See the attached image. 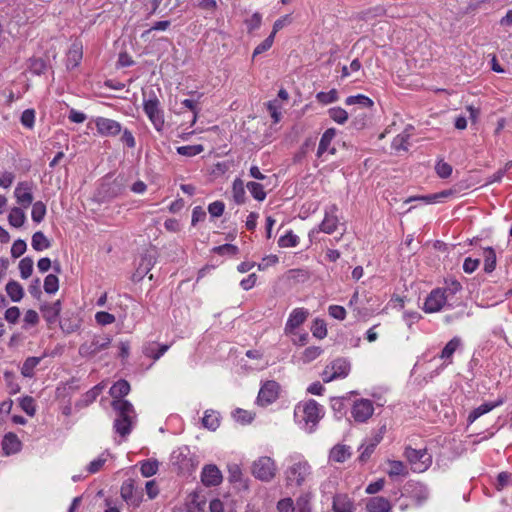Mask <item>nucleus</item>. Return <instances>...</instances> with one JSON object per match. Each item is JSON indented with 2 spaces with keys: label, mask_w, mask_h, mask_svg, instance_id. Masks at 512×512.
<instances>
[{
  "label": "nucleus",
  "mask_w": 512,
  "mask_h": 512,
  "mask_svg": "<svg viewBox=\"0 0 512 512\" xmlns=\"http://www.w3.org/2000/svg\"><path fill=\"white\" fill-rule=\"evenodd\" d=\"M130 392V384L124 380H118L110 388V395L113 398L112 408L117 413L114 421V429L116 433L125 437L132 429V422L135 418V411L133 405L123 399Z\"/></svg>",
  "instance_id": "1"
},
{
  "label": "nucleus",
  "mask_w": 512,
  "mask_h": 512,
  "mask_svg": "<svg viewBox=\"0 0 512 512\" xmlns=\"http://www.w3.org/2000/svg\"><path fill=\"white\" fill-rule=\"evenodd\" d=\"M324 415L323 406L315 400L300 402L294 409L296 423L306 432H313Z\"/></svg>",
  "instance_id": "2"
},
{
  "label": "nucleus",
  "mask_w": 512,
  "mask_h": 512,
  "mask_svg": "<svg viewBox=\"0 0 512 512\" xmlns=\"http://www.w3.org/2000/svg\"><path fill=\"white\" fill-rule=\"evenodd\" d=\"M289 464L284 475L289 486H302L311 475V466L303 455L293 453L287 458Z\"/></svg>",
  "instance_id": "3"
},
{
  "label": "nucleus",
  "mask_w": 512,
  "mask_h": 512,
  "mask_svg": "<svg viewBox=\"0 0 512 512\" xmlns=\"http://www.w3.org/2000/svg\"><path fill=\"white\" fill-rule=\"evenodd\" d=\"M143 110L152 123L153 127L158 132H161L165 125L164 111L161 108L159 99L154 93H152L149 98H144Z\"/></svg>",
  "instance_id": "4"
},
{
  "label": "nucleus",
  "mask_w": 512,
  "mask_h": 512,
  "mask_svg": "<svg viewBox=\"0 0 512 512\" xmlns=\"http://www.w3.org/2000/svg\"><path fill=\"white\" fill-rule=\"evenodd\" d=\"M403 455L411 465V469L417 473L426 471L432 464V457L426 449H414L407 446Z\"/></svg>",
  "instance_id": "5"
},
{
  "label": "nucleus",
  "mask_w": 512,
  "mask_h": 512,
  "mask_svg": "<svg viewBox=\"0 0 512 512\" xmlns=\"http://www.w3.org/2000/svg\"><path fill=\"white\" fill-rule=\"evenodd\" d=\"M386 432H387L386 423L381 424L377 429H373L371 431V435L369 437H367L363 441L361 446L359 447V450H360L359 461L360 462L364 463L371 457V455L375 451V448L383 440Z\"/></svg>",
  "instance_id": "6"
},
{
  "label": "nucleus",
  "mask_w": 512,
  "mask_h": 512,
  "mask_svg": "<svg viewBox=\"0 0 512 512\" xmlns=\"http://www.w3.org/2000/svg\"><path fill=\"white\" fill-rule=\"evenodd\" d=\"M251 470L255 478L270 482L276 475L277 466L271 457L261 456L252 463Z\"/></svg>",
  "instance_id": "7"
},
{
  "label": "nucleus",
  "mask_w": 512,
  "mask_h": 512,
  "mask_svg": "<svg viewBox=\"0 0 512 512\" xmlns=\"http://www.w3.org/2000/svg\"><path fill=\"white\" fill-rule=\"evenodd\" d=\"M350 372V363L344 358H337L331 361L322 372V379L328 383L336 379H342L348 376Z\"/></svg>",
  "instance_id": "8"
},
{
  "label": "nucleus",
  "mask_w": 512,
  "mask_h": 512,
  "mask_svg": "<svg viewBox=\"0 0 512 512\" xmlns=\"http://www.w3.org/2000/svg\"><path fill=\"white\" fill-rule=\"evenodd\" d=\"M448 301L447 289L435 288L426 297L423 310L426 313L439 312L448 304Z\"/></svg>",
  "instance_id": "9"
},
{
  "label": "nucleus",
  "mask_w": 512,
  "mask_h": 512,
  "mask_svg": "<svg viewBox=\"0 0 512 512\" xmlns=\"http://www.w3.org/2000/svg\"><path fill=\"white\" fill-rule=\"evenodd\" d=\"M109 335H95L90 342H85L79 347V354L82 357H92L111 344Z\"/></svg>",
  "instance_id": "10"
},
{
  "label": "nucleus",
  "mask_w": 512,
  "mask_h": 512,
  "mask_svg": "<svg viewBox=\"0 0 512 512\" xmlns=\"http://www.w3.org/2000/svg\"><path fill=\"white\" fill-rule=\"evenodd\" d=\"M350 413L356 423H366L374 413L373 401L365 398L355 400Z\"/></svg>",
  "instance_id": "11"
},
{
  "label": "nucleus",
  "mask_w": 512,
  "mask_h": 512,
  "mask_svg": "<svg viewBox=\"0 0 512 512\" xmlns=\"http://www.w3.org/2000/svg\"><path fill=\"white\" fill-rule=\"evenodd\" d=\"M157 255L154 250H147L142 253L136 261V269L133 274V281H141L153 268Z\"/></svg>",
  "instance_id": "12"
},
{
  "label": "nucleus",
  "mask_w": 512,
  "mask_h": 512,
  "mask_svg": "<svg viewBox=\"0 0 512 512\" xmlns=\"http://www.w3.org/2000/svg\"><path fill=\"white\" fill-rule=\"evenodd\" d=\"M35 189V184L33 181H20L17 183L14 190V197L16 202L22 208H28L34 200L33 192Z\"/></svg>",
  "instance_id": "13"
},
{
  "label": "nucleus",
  "mask_w": 512,
  "mask_h": 512,
  "mask_svg": "<svg viewBox=\"0 0 512 512\" xmlns=\"http://www.w3.org/2000/svg\"><path fill=\"white\" fill-rule=\"evenodd\" d=\"M92 121L95 124L98 134L102 137H113L122 131L121 124L116 120L99 116Z\"/></svg>",
  "instance_id": "14"
},
{
  "label": "nucleus",
  "mask_w": 512,
  "mask_h": 512,
  "mask_svg": "<svg viewBox=\"0 0 512 512\" xmlns=\"http://www.w3.org/2000/svg\"><path fill=\"white\" fill-rule=\"evenodd\" d=\"M403 495L412 498L416 505H422L429 498V490L427 486L421 482L408 481L404 486Z\"/></svg>",
  "instance_id": "15"
},
{
  "label": "nucleus",
  "mask_w": 512,
  "mask_h": 512,
  "mask_svg": "<svg viewBox=\"0 0 512 512\" xmlns=\"http://www.w3.org/2000/svg\"><path fill=\"white\" fill-rule=\"evenodd\" d=\"M279 384L274 380L266 381L260 388L257 403L263 407L272 404L279 395Z\"/></svg>",
  "instance_id": "16"
},
{
  "label": "nucleus",
  "mask_w": 512,
  "mask_h": 512,
  "mask_svg": "<svg viewBox=\"0 0 512 512\" xmlns=\"http://www.w3.org/2000/svg\"><path fill=\"white\" fill-rule=\"evenodd\" d=\"M338 210L339 209L336 204H331L325 207L324 219L319 224L318 231L326 234H332L334 231H336L339 223V219L337 216Z\"/></svg>",
  "instance_id": "17"
},
{
  "label": "nucleus",
  "mask_w": 512,
  "mask_h": 512,
  "mask_svg": "<svg viewBox=\"0 0 512 512\" xmlns=\"http://www.w3.org/2000/svg\"><path fill=\"white\" fill-rule=\"evenodd\" d=\"M309 311L306 308L298 307L291 311L285 324V334L291 335L301 326L308 318Z\"/></svg>",
  "instance_id": "18"
},
{
  "label": "nucleus",
  "mask_w": 512,
  "mask_h": 512,
  "mask_svg": "<svg viewBox=\"0 0 512 512\" xmlns=\"http://www.w3.org/2000/svg\"><path fill=\"white\" fill-rule=\"evenodd\" d=\"M120 493L124 501L131 506L138 507L142 502V490L135 488L132 480L122 484Z\"/></svg>",
  "instance_id": "19"
},
{
  "label": "nucleus",
  "mask_w": 512,
  "mask_h": 512,
  "mask_svg": "<svg viewBox=\"0 0 512 512\" xmlns=\"http://www.w3.org/2000/svg\"><path fill=\"white\" fill-rule=\"evenodd\" d=\"M172 463L177 465L183 473H190L195 470L193 458L189 456V450L185 447L172 454Z\"/></svg>",
  "instance_id": "20"
},
{
  "label": "nucleus",
  "mask_w": 512,
  "mask_h": 512,
  "mask_svg": "<svg viewBox=\"0 0 512 512\" xmlns=\"http://www.w3.org/2000/svg\"><path fill=\"white\" fill-rule=\"evenodd\" d=\"M222 473L214 464L205 465L201 471V482L206 487L218 486L222 482Z\"/></svg>",
  "instance_id": "21"
},
{
  "label": "nucleus",
  "mask_w": 512,
  "mask_h": 512,
  "mask_svg": "<svg viewBox=\"0 0 512 512\" xmlns=\"http://www.w3.org/2000/svg\"><path fill=\"white\" fill-rule=\"evenodd\" d=\"M336 136V130L334 128L327 129L321 136L319 146L317 149V157L322 160H326V154H335L336 149L331 146V142Z\"/></svg>",
  "instance_id": "22"
},
{
  "label": "nucleus",
  "mask_w": 512,
  "mask_h": 512,
  "mask_svg": "<svg viewBox=\"0 0 512 512\" xmlns=\"http://www.w3.org/2000/svg\"><path fill=\"white\" fill-rule=\"evenodd\" d=\"M352 456V448L349 445L338 443L334 445L328 455L330 463H344Z\"/></svg>",
  "instance_id": "23"
},
{
  "label": "nucleus",
  "mask_w": 512,
  "mask_h": 512,
  "mask_svg": "<svg viewBox=\"0 0 512 512\" xmlns=\"http://www.w3.org/2000/svg\"><path fill=\"white\" fill-rule=\"evenodd\" d=\"M1 445L3 453L6 456L16 454L22 449V442L13 432H8L4 435Z\"/></svg>",
  "instance_id": "24"
},
{
  "label": "nucleus",
  "mask_w": 512,
  "mask_h": 512,
  "mask_svg": "<svg viewBox=\"0 0 512 512\" xmlns=\"http://www.w3.org/2000/svg\"><path fill=\"white\" fill-rule=\"evenodd\" d=\"M455 192L456 191L453 189H447L430 195L411 196L405 200V203H410L413 201H420L424 204L438 203L441 202L444 198H448L454 195Z\"/></svg>",
  "instance_id": "25"
},
{
  "label": "nucleus",
  "mask_w": 512,
  "mask_h": 512,
  "mask_svg": "<svg viewBox=\"0 0 512 512\" xmlns=\"http://www.w3.org/2000/svg\"><path fill=\"white\" fill-rule=\"evenodd\" d=\"M462 345L461 338L458 336L453 337L442 349L439 358L444 361L443 366L450 365L452 363V357L455 351ZM443 368H441L442 370Z\"/></svg>",
  "instance_id": "26"
},
{
  "label": "nucleus",
  "mask_w": 512,
  "mask_h": 512,
  "mask_svg": "<svg viewBox=\"0 0 512 512\" xmlns=\"http://www.w3.org/2000/svg\"><path fill=\"white\" fill-rule=\"evenodd\" d=\"M386 464L388 466L386 469V473L392 479L397 477L404 478L409 475L408 467L404 464V462L400 460L388 459L386 461Z\"/></svg>",
  "instance_id": "27"
},
{
  "label": "nucleus",
  "mask_w": 512,
  "mask_h": 512,
  "mask_svg": "<svg viewBox=\"0 0 512 512\" xmlns=\"http://www.w3.org/2000/svg\"><path fill=\"white\" fill-rule=\"evenodd\" d=\"M504 403L503 399H498L495 402H486L478 406L477 408L473 409L470 414L468 415V423L471 424L474 421H476L479 417L482 415L492 411L494 408L502 405Z\"/></svg>",
  "instance_id": "28"
},
{
  "label": "nucleus",
  "mask_w": 512,
  "mask_h": 512,
  "mask_svg": "<svg viewBox=\"0 0 512 512\" xmlns=\"http://www.w3.org/2000/svg\"><path fill=\"white\" fill-rule=\"evenodd\" d=\"M334 512H356L354 502L346 494H338L333 498Z\"/></svg>",
  "instance_id": "29"
},
{
  "label": "nucleus",
  "mask_w": 512,
  "mask_h": 512,
  "mask_svg": "<svg viewBox=\"0 0 512 512\" xmlns=\"http://www.w3.org/2000/svg\"><path fill=\"white\" fill-rule=\"evenodd\" d=\"M169 348L170 346L167 344L160 345L156 342H149L143 346V353L145 356L156 361L160 359Z\"/></svg>",
  "instance_id": "30"
},
{
  "label": "nucleus",
  "mask_w": 512,
  "mask_h": 512,
  "mask_svg": "<svg viewBox=\"0 0 512 512\" xmlns=\"http://www.w3.org/2000/svg\"><path fill=\"white\" fill-rule=\"evenodd\" d=\"M83 52L80 43H73L67 53L66 66L68 69L77 67L82 60Z\"/></svg>",
  "instance_id": "31"
},
{
  "label": "nucleus",
  "mask_w": 512,
  "mask_h": 512,
  "mask_svg": "<svg viewBox=\"0 0 512 512\" xmlns=\"http://www.w3.org/2000/svg\"><path fill=\"white\" fill-rule=\"evenodd\" d=\"M368 512H392L390 502L380 496L372 497L366 504Z\"/></svg>",
  "instance_id": "32"
},
{
  "label": "nucleus",
  "mask_w": 512,
  "mask_h": 512,
  "mask_svg": "<svg viewBox=\"0 0 512 512\" xmlns=\"http://www.w3.org/2000/svg\"><path fill=\"white\" fill-rule=\"evenodd\" d=\"M43 317L49 324H53L57 321L61 312V302L57 300L51 304H45L41 307Z\"/></svg>",
  "instance_id": "33"
},
{
  "label": "nucleus",
  "mask_w": 512,
  "mask_h": 512,
  "mask_svg": "<svg viewBox=\"0 0 512 512\" xmlns=\"http://www.w3.org/2000/svg\"><path fill=\"white\" fill-rule=\"evenodd\" d=\"M28 357L21 367V374L25 378H32L35 375V368L40 364L41 360L45 357Z\"/></svg>",
  "instance_id": "34"
},
{
  "label": "nucleus",
  "mask_w": 512,
  "mask_h": 512,
  "mask_svg": "<svg viewBox=\"0 0 512 512\" xmlns=\"http://www.w3.org/2000/svg\"><path fill=\"white\" fill-rule=\"evenodd\" d=\"M6 293L13 302H20L24 296V289L15 280H10L5 287Z\"/></svg>",
  "instance_id": "35"
},
{
  "label": "nucleus",
  "mask_w": 512,
  "mask_h": 512,
  "mask_svg": "<svg viewBox=\"0 0 512 512\" xmlns=\"http://www.w3.org/2000/svg\"><path fill=\"white\" fill-rule=\"evenodd\" d=\"M232 197L236 204L245 203L246 192L244 182L240 178H236L232 183Z\"/></svg>",
  "instance_id": "36"
},
{
  "label": "nucleus",
  "mask_w": 512,
  "mask_h": 512,
  "mask_svg": "<svg viewBox=\"0 0 512 512\" xmlns=\"http://www.w3.org/2000/svg\"><path fill=\"white\" fill-rule=\"evenodd\" d=\"M26 221V215L21 207H13L8 215V222L15 228H20Z\"/></svg>",
  "instance_id": "37"
},
{
  "label": "nucleus",
  "mask_w": 512,
  "mask_h": 512,
  "mask_svg": "<svg viewBox=\"0 0 512 512\" xmlns=\"http://www.w3.org/2000/svg\"><path fill=\"white\" fill-rule=\"evenodd\" d=\"M220 418L219 413L214 410H206L202 418V424L209 430H216L219 427Z\"/></svg>",
  "instance_id": "38"
},
{
  "label": "nucleus",
  "mask_w": 512,
  "mask_h": 512,
  "mask_svg": "<svg viewBox=\"0 0 512 512\" xmlns=\"http://www.w3.org/2000/svg\"><path fill=\"white\" fill-rule=\"evenodd\" d=\"M345 104L348 106L359 105L363 108H373L374 102L368 96L363 94L348 96L345 100Z\"/></svg>",
  "instance_id": "39"
},
{
  "label": "nucleus",
  "mask_w": 512,
  "mask_h": 512,
  "mask_svg": "<svg viewBox=\"0 0 512 512\" xmlns=\"http://www.w3.org/2000/svg\"><path fill=\"white\" fill-rule=\"evenodd\" d=\"M311 500L312 494L309 492H305L301 494L295 502L293 512H311Z\"/></svg>",
  "instance_id": "40"
},
{
  "label": "nucleus",
  "mask_w": 512,
  "mask_h": 512,
  "mask_svg": "<svg viewBox=\"0 0 512 512\" xmlns=\"http://www.w3.org/2000/svg\"><path fill=\"white\" fill-rule=\"evenodd\" d=\"M31 245L34 250L43 251L51 246V242L43 232L37 231L32 236Z\"/></svg>",
  "instance_id": "41"
},
{
  "label": "nucleus",
  "mask_w": 512,
  "mask_h": 512,
  "mask_svg": "<svg viewBox=\"0 0 512 512\" xmlns=\"http://www.w3.org/2000/svg\"><path fill=\"white\" fill-rule=\"evenodd\" d=\"M299 244V237L292 230L286 232L285 235L278 239V245L281 248L296 247Z\"/></svg>",
  "instance_id": "42"
},
{
  "label": "nucleus",
  "mask_w": 512,
  "mask_h": 512,
  "mask_svg": "<svg viewBox=\"0 0 512 512\" xmlns=\"http://www.w3.org/2000/svg\"><path fill=\"white\" fill-rule=\"evenodd\" d=\"M246 187L255 200L260 202L265 200L266 192L262 184L251 181L246 184Z\"/></svg>",
  "instance_id": "43"
},
{
  "label": "nucleus",
  "mask_w": 512,
  "mask_h": 512,
  "mask_svg": "<svg viewBox=\"0 0 512 512\" xmlns=\"http://www.w3.org/2000/svg\"><path fill=\"white\" fill-rule=\"evenodd\" d=\"M329 117L337 124L343 125L348 120V113L342 107H332L328 109Z\"/></svg>",
  "instance_id": "44"
},
{
  "label": "nucleus",
  "mask_w": 512,
  "mask_h": 512,
  "mask_svg": "<svg viewBox=\"0 0 512 512\" xmlns=\"http://www.w3.org/2000/svg\"><path fill=\"white\" fill-rule=\"evenodd\" d=\"M31 218L34 222L40 223L44 220L46 215V205L42 201H37L31 204Z\"/></svg>",
  "instance_id": "45"
},
{
  "label": "nucleus",
  "mask_w": 512,
  "mask_h": 512,
  "mask_svg": "<svg viewBox=\"0 0 512 512\" xmlns=\"http://www.w3.org/2000/svg\"><path fill=\"white\" fill-rule=\"evenodd\" d=\"M496 267V254L495 251L488 247L484 249V271L491 273Z\"/></svg>",
  "instance_id": "46"
},
{
  "label": "nucleus",
  "mask_w": 512,
  "mask_h": 512,
  "mask_svg": "<svg viewBox=\"0 0 512 512\" xmlns=\"http://www.w3.org/2000/svg\"><path fill=\"white\" fill-rule=\"evenodd\" d=\"M338 99H339V95H338V91L336 89H331L328 92L321 91L316 94V100L323 105H328V104L334 103Z\"/></svg>",
  "instance_id": "47"
},
{
  "label": "nucleus",
  "mask_w": 512,
  "mask_h": 512,
  "mask_svg": "<svg viewBox=\"0 0 512 512\" xmlns=\"http://www.w3.org/2000/svg\"><path fill=\"white\" fill-rule=\"evenodd\" d=\"M159 463L157 460H145L141 462L140 471L144 477H151L158 471Z\"/></svg>",
  "instance_id": "48"
},
{
  "label": "nucleus",
  "mask_w": 512,
  "mask_h": 512,
  "mask_svg": "<svg viewBox=\"0 0 512 512\" xmlns=\"http://www.w3.org/2000/svg\"><path fill=\"white\" fill-rule=\"evenodd\" d=\"M177 153L186 157L196 156L204 151V147L201 144L197 145H185L177 147Z\"/></svg>",
  "instance_id": "49"
},
{
  "label": "nucleus",
  "mask_w": 512,
  "mask_h": 512,
  "mask_svg": "<svg viewBox=\"0 0 512 512\" xmlns=\"http://www.w3.org/2000/svg\"><path fill=\"white\" fill-rule=\"evenodd\" d=\"M410 138V134L407 131H404L398 134L392 141V148L399 151L404 150L407 151L409 147L408 140Z\"/></svg>",
  "instance_id": "50"
},
{
  "label": "nucleus",
  "mask_w": 512,
  "mask_h": 512,
  "mask_svg": "<svg viewBox=\"0 0 512 512\" xmlns=\"http://www.w3.org/2000/svg\"><path fill=\"white\" fill-rule=\"evenodd\" d=\"M109 457V453L108 452H103L101 453L96 459L92 460L88 466H87V471L90 473V474H95L97 473L98 471L101 470V468L103 467V465L106 463L107 459Z\"/></svg>",
  "instance_id": "51"
},
{
  "label": "nucleus",
  "mask_w": 512,
  "mask_h": 512,
  "mask_svg": "<svg viewBox=\"0 0 512 512\" xmlns=\"http://www.w3.org/2000/svg\"><path fill=\"white\" fill-rule=\"evenodd\" d=\"M33 260L30 257H24L19 262V271L22 279H28L33 272Z\"/></svg>",
  "instance_id": "52"
},
{
  "label": "nucleus",
  "mask_w": 512,
  "mask_h": 512,
  "mask_svg": "<svg viewBox=\"0 0 512 512\" xmlns=\"http://www.w3.org/2000/svg\"><path fill=\"white\" fill-rule=\"evenodd\" d=\"M59 289V279L55 274H48L44 279V290L48 294H54Z\"/></svg>",
  "instance_id": "53"
},
{
  "label": "nucleus",
  "mask_w": 512,
  "mask_h": 512,
  "mask_svg": "<svg viewBox=\"0 0 512 512\" xmlns=\"http://www.w3.org/2000/svg\"><path fill=\"white\" fill-rule=\"evenodd\" d=\"M311 331L314 337L323 339L327 335L326 323L322 319H315L313 321Z\"/></svg>",
  "instance_id": "54"
},
{
  "label": "nucleus",
  "mask_w": 512,
  "mask_h": 512,
  "mask_svg": "<svg viewBox=\"0 0 512 512\" xmlns=\"http://www.w3.org/2000/svg\"><path fill=\"white\" fill-rule=\"evenodd\" d=\"M322 353V349L318 346L307 347L302 353V361L304 363H310L318 358Z\"/></svg>",
  "instance_id": "55"
},
{
  "label": "nucleus",
  "mask_w": 512,
  "mask_h": 512,
  "mask_svg": "<svg viewBox=\"0 0 512 512\" xmlns=\"http://www.w3.org/2000/svg\"><path fill=\"white\" fill-rule=\"evenodd\" d=\"M29 70L35 75H41L46 70V63L41 58H31L29 60Z\"/></svg>",
  "instance_id": "56"
},
{
  "label": "nucleus",
  "mask_w": 512,
  "mask_h": 512,
  "mask_svg": "<svg viewBox=\"0 0 512 512\" xmlns=\"http://www.w3.org/2000/svg\"><path fill=\"white\" fill-rule=\"evenodd\" d=\"M435 171L440 178L446 179L451 176L453 168L449 163L440 160L435 165Z\"/></svg>",
  "instance_id": "57"
},
{
  "label": "nucleus",
  "mask_w": 512,
  "mask_h": 512,
  "mask_svg": "<svg viewBox=\"0 0 512 512\" xmlns=\"http://www.w3.org/2000/svg\"><path fill=\"white\" fill-rule=\"evenodd\" d=\"M182 106H184L186 109L190 110L193 113V117L191 120V126L194 125L198 119L199 114V107H198V100H192V99H184L181 102Z\"/></svg>",
  "instance_id": "58"
},
{
  "label": "nucleus",
  "mask_w": 512,
  "mask_h": 512,
  "mask_svg": "<svg viewBox=\"0 0 512 512\" xmlns=\"http://www.w3.org/2000/svg\"><path fill=\"white\" fill-rule=\"evenodd\" d=\"M20 407L29 416H34L36 413L34 399L30 396L23 397L20 400Z\"/></svg>",
  "instance_id": "59"
},
{
  "label": "nucleus",
  "mask_w": 512,
  "mask_h": 512,
  "mask_svg": "<svg viewBox=\"0 0 512 512\" xmlns=\"http://www.w3.org/2000/svg\"><path fill=\"white\" fill-rule=\"evenodd\" d=\"M274 39L275 37L270 34L265 40H263L259 45L255 47L252 57L255 58L265 51H268L272 47Z\"/></svg>",
  "instance_id": "60"
},
{
  "label": "nucleus",
  "mask_w": 512,
  "mask_h": 512,
  "mask_svg": "<svg viewBox=\"0 0 512 512\" xmlns=\"http://www.w3.org/2000/svg\"><path fill=\"white\" fill-rule=\"evenodd\" d=\"M21 124L29 129L34 127L35 123V111L33 109H26L21 115Z\"/></svg>",
  "instance_id": "61"
},
{
  "label": "nucleus",
  "mask_w": 512,
  "mask_h": 512,
  "mask_svg": "<svg viewBox=\"0 0 512 512\" xmlns=\"http://www.w3.org/2000/svg\"><path fill=\"white\" fill-rule=\"evenodd\" d=\"M95 320L99 325L106 326L114 323L116 318L109 312L99 311L95 314Z\"/></svg>",
  "instance_id": "62"
},
{
  "label": "nucleus",
  "mask_w": 512,
  "mask_h": 512,
  "mask_svg": "<svg viewBox=\"0 0 512 512\" xmlns=\"http://www.w3.org/2000/svg\"><path fill=\"white\" fill-rule=\"evenodd\" d=\"M27 249L26 242L22 239L15 240L11 247V256L13 258H19L25 253Z\"/></svg>",
  "instance_id": "63"
},
{
  "label": "nucleus",
  "mask_w": 512,
  "mask_h": 512,
  "mask_svg": "<svg viewBox=\"0 0 512 512\" xmlns=\"http://www.w3.org/2000/svg\"><path fill=\"white\" fill-rule=\"evenodd\" d=\"M262 23V15L259 12H255L249 19L245 20V24L249 32L257 30Z\"/></svg>",
  "instance_id": "64"
}]
</instances>
